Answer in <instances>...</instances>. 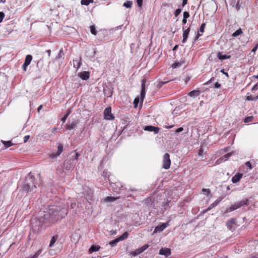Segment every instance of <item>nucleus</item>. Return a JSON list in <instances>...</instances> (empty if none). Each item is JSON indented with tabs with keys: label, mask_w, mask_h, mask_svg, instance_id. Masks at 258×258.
I'll return each mask as SVG.
<instances>
[{
	"label": "nucleus",
	"mask_w": 258,
	"mask_h": 258,
	"mask_svg": "<svg viewBox=\"0 0 258 258\" xmlns=\"http://www.w3.org/2000/svg\"><path fill=\"white\" fill-rule=\"evenodd\" d=\"M80 155V154L79 153H78V152L76 153L75 154V156H74V159L76 160H78V158Z\"/></svg>",
	"instance_id": "nucleus-59"
},
{
	"label": "nucleus",
	"mask_w": 258,
	"mask_h": 258,
	"mask_svg": "<svg viewBox=\"0 0 258 258\" xmlns=\"http://www.w3.org/2000/svg\"><path fill=\"white\" fill-rule=\"evenodd\" d=\"M183 131V128L182 127H180L178 128L177 130H176L175 132L176 133H180Z\"/></svg>",
	"instance_id": "nucleus-54"
},
{
	"label": "nucleus",
	"mask_w": 258,
	"mask_h": 258,
	"mask_svg": "<svg viewBox=\"0 0 258 258\" xmlns=\"http://www.w3.org/2000/svg\"><path fill=\"white\" fill-rule=\"evenodd\" d=\"M30 138V136L29 135H27V136H25L24 137V143H26L27 142V141Z\"/></svg>",
	"instance_id": "nucleus-55"
},
{
	"label": "nucleus",
	"mask_w": 258,
	"mask_h": 258,
	"mask_svg": "<svg viewBox=\"0 0 258 258\" xmlns=\"http://www.w3.org/2000/svg\"><path fill=\"white\" fill-rule=\"evenodd\" d=\"M145 84H146V81L144 79L142 81V85H141V96H140V99L142 101V102L143 101L146 94V88H145Z\"/></svg>",
	"instance_id": "nucleus-5"
},
{
	"label": "nucleus",
	"mask_w": 258,
	"mask_h": 258,
	"mask_svg": "<svg viewBox=\"0 0 258 258\" xmlns=\"http://www.w3.org/2000/svg\"><path fill=\"white\" fill-rule=\"evenodd\" d=\"M183 30V39L182 43H184L186 42V40L188 38V34L190 32V28H188L186 29H185L184 27H182Z\"/></svg>",
	"instance_id": "nucleus-6"
},
{
	"label": "nucleus",
	"mask_w": 258,
	"mask_h": 258,
	"mask_svg": "<svg viewBox=\"0 0 258 258\" xmlns=\"http://www.w3.org/2000/svg\"><path fill=\"white\" fill-rule=\"evenodd\" d=\"M139 101H140V99H139V97H136L135 99L134 103L135 107H137V106H138Z\"/></svg>",
	"instance_id": "nucleus-43"
},
{
	"label": "nucleus",
	"mask_w": 258,
	"mask_h": 258,
	"mask_svg": "<svg viewBox=\"0 0 258 258\" xmlns=\"http://www.w3.org/2000/svg\"><path fill=\"white\" fill-rule=\"evenodd\" d=\"M253 118V117L252 116H248L244 118V122L245 123L251 122Z\"/></svg>",
	"instance_id": "nucleus-35"
},
{
	"label": "nucleus",
	"mask_w": 258,
	"mask_h": 258,
	"mask_svg": "<svg viewBox=\"0 0 258 258\" xmlns=\"http://www.w3.org/2000/svg\"><path fill=\"white\" fill-rule=\"evenodd\" d=\"M100 247L99 245H92L89 249V252L92 253L94 251H97L99 250Z\"/></svg>",
	"instance_id": "nucleus-19"
},
{
	"label": "nucleus",
	"mask_w": 258,
	"mask_h": 258,
	"mask_svg": "<svg viewBox=\"0 0 258 258\" xmlns=\"http://www.w3.org/2000/svg\"><path fill=\"white\" fill-rule=\"evenodd\" d=\"M63 52V50H62V49H61V50L59 51V53H58V54L57 56H56V59H59V58H61V57H62Z\"/></svg>",
	"instance_id": "nucleus-41"
},
{
	"label": "nucleus",
	"mask_w": 258,
	"mask_h": 258,
	"mask_svg": "<svg viewBox=\"0 0 258 258\" xmlns=\"http://www.w3.org/2000/svg\"><path fill=\"white\" fill-rule=\"evenodd\" d=\"M81 58H80L78 59H76L73 60V65L74 68L78 69L81 66Z\"/></svg>",
	"instance_id": "nucleus-16"
},
{
	"label": "nucleus",
	"mask_w": 258,
	"mask_h": 258,
	"mask_svg": "<svg viewBox=\"0 0 258 258\" xmlns=\"http://www.w3.org/2000/svg\"><path fill=\"white\" fill-rule=\"evenodd\" d=\"M171 165L170 155L168 153H165L163 156L162 167L165 169H168Z\"/></svg>",
	"instance_id": "nucleus-3"
},
{
	"label": "nucleus",
	"mask_w": 258,
	"mask_h": 258,
	"mask_svg": "<svg viewBox=\"0 0 258 258\" xmlns=\"http://www.w3.org/2000/svg\"><path fill=\"white\" fill-rule=\"evenodd\" d=\"M243 174L242 173H237L232 178V181L233 183H237L241 178Z\"/></svg>",
	"instance_id": "nucleus-12"
},
{
	"label": "nucleus",
	"mask_w": 258,
	"mask_h": 258,
	"mask_svg": "<svg viewBox=\"0 0 258 258\" xmlns=\"http://www.w3.org/2000/svg\"><path fill=\"white\" fill-rule=\"evenodd\" d=\"M181 12V9L178 8V9H176L174 13L175 16L177 17L180 14Z\"/></svg>",
	"instance_id": "nucleus-42"
},
{
	"label": "nucleus",
	"mask_w": 258,
	"mask_h": 258,
	"mask_svg": "<svg viewBox=\"0 0 258 258\" xmlns=\"http://www.w3.org/2000/svg\"><path fill=\"white\" fill-rule=\"evenodd\" d=\"M79 77L83 80H87L89 78L90 74L88 72H83L80 73Z\"/></svg>",
	"instance_id": "nucleus-13"
},
{
	"label": "nucleus",
	"mask_w": 258,
	"mask_h": 258,
	"mask_svg": "<svg viewBox=\"0 0 258 258\" xmlns=\"http://www.w3.org/2000/svg\"><path fill=\"white\" fill-rule=\"evenodd\" d=\"M69 114H70V112H69L62 118L61 120H62L63 123H64L66 121V120L67 118H68Z\"/></svg>",
	"instance_id": "nucleus-44"
},
{
	"label": "nucleus",
	"mask_w": 258,
	"mask_h": 258,
	"mask_svg": "<svg viewBox=\"0 0 258 258\" xmlns=\"http://www.w3.org/2000/svg\"><path fill=\"white\" fill-rule=\"evenodd\" d=\"M144 130L150 132H154L155 134H157L158 133L159 128L154 126L147 125L145 127Z\"/></svg>",
	"instance_id": "nucleus-9"
},
{
	"label": "nucleus",
	"mask_w": 258,
	"mask_h": 258,
	"mask_svg": "<svg viewBox=\"0 0 258 258\" xmlns=\"http://www.w3.org/2000/svg\"><path fill=\"white\" fill-rule=\"evenodd\" d=\"M182 22L183 24H185L187 22V19H185V18H183V19H182Z\"/></svg>",
	"instance_id": "nucleus-63"
},
{
	"label": "nucleus",
	"mask_w": 258,
	"mask_h": 258,
	"mask_svg": "<svg viewBox=\"0 0 258 258\" xmlns=\"http://www.w3.org/2000/svg\"><path fill=\"white\" fill-rule=\"evenodd\" d=\"M232 153H228V154H226V155H224L223 157L225 158V160H227V159H228L229 157H230V156H232Z\"/></svg>",
	"instance_id": "nucleus-46"
},
{
	"label": "nucleus",
	"mask_w": 258,
	"mask_h": 258,
	"mask_svg": "<svg viewBox=\"0 0 258 258\" xmlns=\"http://www.w3.org/2000/svg\"><path fill=\"white\" fill-rule=\"evenodd\" d=\"M77 124V121H74L72 122L71 124H67V128L68 130H71L72 129H73L75 128V127L76 126Z\"/></svg>",
	"instance_id": "nucleus-24"
},
{
	"label": "nucleus",
	"mask_w": 258,
	"mask_h": 258,
	"mask_svg": "<svg viewBox=\"0 0 258 258\" xmlns=\"http://www.w3.org/2000/svg\"><path fill=\"white\" fill-rule=\"evenodd\" d=\"M5 17V14L3 12H0V23L3 21Z\"/></svg>",
	"instance_id": "nucleus-51"
},
{
	"label": "nucleus",
	"mask_w": 258,
	"mask_h": 258,
	"mask_svg": "<svg viewBox=\"0 0 258 258\" xmlns=\"http://www.w3.org/2000/svg\"><path fill=\"white\" fill-rule=\"evenodd\" d=\"M200 92L199 90H192L190 91L188 94V96L191 97H196L200 95Z\"/></svg>",
	"instance_id": "nucleus-17"
},
{
	"label": "nucleus",
	"mask_w": 258,
	"mask_h": 258,
	"mask_svg": "<svg viewBox=\"0 0 258 258\" xmlns=\"http://www.w3.org/2000/svg\"><path fill=\"white\" fill-rule=\"evenodd\" d=\"M245 165L246 167H248L249 169L250 170L252 169V166H251V163H250V162L249 161H247L245 163Z\"/></svg>",
	"instance_id": "nucleus-50"
},
{
	"label": "nucleus",
	"mask_w": 258,
	"mask_h": 258,
	"mask_svg": "<svg viewBox=\"0 0 258 258\" xmlns=\"http://www.w3.org/2000/svg\"><path fill=\"white\" fill-rule=\"evenodd\" d=\"M93 3V0H82L81 4L82 5L88 6L89 4Z\"/></svg>",
	"instance_id": "nucleus-28"
},
{
	"label": "nucleus",
	"mask_w": 258,
	"mask_h": 258,
	"mask_svg": "<svg viewBox=\"0 0 258 258\" xmlns=\"http://www.w3.org/2000/svg\"><path fill=\"white\" fill-rule=\"evenodd\" d=\"M90 31L91 33L94 35L97 34V31L96 30V28L94 26H91L90 27Z\"/></svg>",
	"instance_id": "nucleus-34"
},
{
	"label": "nucleus",
	"mask_w": 258,
	"mask_h": 258,
	"mask_svg": "<svg viewBox=\"0 0 258 258\" xmlns=\"http://www.w3.org/2000/svg\"><path fill=\"white\" fill-rule=\"evenodd\" d=\"M187 0H182V5L183 7H184L185 5L187 4Z\"/></svg>",
	"instance_id": "nucleus-62"
},
{
	"label": "nucleus",
	"mask_w": 258,
	"mask_h": 258,
	"mask_svg": "<svg viewBox=\"0 0 258 258\" xmlns=\"http://www.w3.org/2000/svg\"><path fill=\"white\" fill-rule=\"evenodd\" d=\"M236 209H237L236 207L235 206V204H234L233 205H231L229 207L226 208V209L225 210V213H228L232 212Z\"/></svg>",
	"instance_id": "nucleus-20"
},
{
	"label": "nucleus",
	"mask_w": 258,
	"mask_h": 258,
	"mask_svg": "<svg viewBox=\"0 0 258 258\" xmlns=\"http://www.w3.org/2000/svg\"><path fill=\"white\" fill-rule=\"evenodd\" d=\"M232 153H228V154H226V155H224L223 157L225 158V160H227V159H228L229 157H230V156H232Z\"/></svg>",
	"instance_id": "nucleus-47"
},
{
	"label": "nucleus",
	"mask_w": 258,
	"mask_h": 258,
	"mask_svg": "<svg viewBox=\"0 0 258 258\" xmlns=\"http://www.w3.org/2000/svg\"><path fill=\"white\" fill-rule=\"evenodd\" d=\"M32 56L30 54H28V55H26V56L25 57L24 63L29 66L30 64L31 61H32Z\"/></svg>",
	"instance_id": "nucleus-18"
},
{
	"label": "nucleus",
	"mask_w": 258,
	"mask_h": 258,
	"mask_svg": "<svg viewBox=\"0 0 258 258\" xmlns=\"http://www.w3.org/2000/svg\"><path fill=\"white\" fill-rule=\"evenodd\" d=\"M222 200V198L221 197L219 199L216 200L214 203L210 205V206L207 209V211L210 210L216 207Z\"/></svg>",
	"instance_id": "nucleus-15"
},
{
	"label": "nucleus",
	"mask_w": 258,
	"mask_h": 258,
	"mask_svg": "<svg viewBox=\"0 0 258 258\" xmlns=\"http://www.w3.org/2000/svg\"><path fill=\"white\" fill-rule=\"evenodd\" d=\"M220 72L223 73V74L225 75L227 77H229L228 74L227 73L225 72L224 70L222 69L220 71Z\"/></svg>",
	"instance_id": "nucleus-61"
},
{
	"label": "nucleus",
	"mask_w": 258,
	"mask_h": 258,
	"mask_svg": "<svg viewBox=\"0 0 258 258\" xmlns=\"http://www.w3.org/2000/svg\"><path fill=\"white\" fill-rule=\"evenodd\" d=\"M128 236V233L127 232H124L121 236L118 237L120 241H122L126 239Z\"/></svg>",
	"instance_id": "nucleus-21"
},
{
	"label": "nucleus",
	"mask_w": 258,
	"mask_h": 258,
	"mask_svg": "<svg viewBox=\"0 0 258 258\" xmlns=\"http://www.w3.org/2000/svg\"><path fill=\"white\" fill-rule=\"evenodd\" d=\"M202 192L205 194V195L208 196L210 193V190L209 189H205L204 188L202 189Z\"/></svg>",
	"instance_id": "nucleus-40"
},
{
	"label": "nucleus",
	"mask_w": 258,
	"mask_h": 258,
	"mask_svg": "<svg viewBox=\"0 0 258 258\" xmlns=\"http://www.w3.org/2000/svg\"><path fill=\"white\" fill-rule=\"evenodd\" d=\"M137 4L139 7H141L142 6L143 0H137Z\"/></svg>",
	"instance_id": "nucleus-52"
},
{
	"label": "nucleus",
	"mask_w": 258,
	"mask_h": 258,
	"mask_svg": "<svg viewBox=\"0 0 258 258\" xmlns=\"http://www.w3.org/2000/svg\"><path fill=\"white\" fill-rule=\"evenodd\" d=\"M246 100L247 101H253L256 100L255 96L249 95L246 97Z\"/></svg>",
	"instance_id": "nucleus-38"
},
{
	"label": "nucleus",
	"mask_w": 258,
	"mask_h": 258,
	"mask_svg": "<svg viewBox=\"0 0 258 258\" xmlns=\"http://www.w3.org/2000/svg\"><path fill=\"white\" fill-rule=\"evenodd\" d=\"M168 224L167 223H163L161 225L157 226L155 228V232H161L164 230L168 226Z\"/></svg>",
	"instance_id": "nucleus-8"
},
{
	"label": "nucleus",
	"mask_w": 258,
	"mask_h": 258,
	"mask_svg": "<svg viewBox=\"0 0 258 258\" xmlns=\"http://www.w3.org/2000/svg\"><path fill=\"white\" fill-rule=\"evenodd\" d=\"M149 247V245L148 244H145L141 246L140 248H139V250L140 252L142 253L143 251H144L145 250H146L148 247Z\"/></svg>",
	"instance_id": "nucleus-32"
},
{
	"label": "nucleus",
	"mask_w": 258,
	"mask_h": 258,
	"mask_svg": "<svg viewBox=\"0 0 258 258\" xmlns=\"http://www.w3.org/2000/svg\"><path fill=\"white\" fill-rule=\"evenodd\" d=\"M93 192L92 190H90L89 191V192L88 194V196H86L85 197V199L87 200V201H89L90 200H91L92 198L93 197Z\"/></svg>",
	"instance_id": "nucleus-37"
},
{
	"label": "nucleus",
	"mask_w": 258,
	"mask_h": 258,
	"mask_svg": "<svg viewBox=\"0 0 258 258\" xmlns=\"http://www.w3.org/2000/svg\"><path fill=\"white\" fill-rule=\"evenodd\" d=\"M183 18L187 19L189 17V14L188 12H183Z\"/></svg>",
	"instance_id": "nucleus-45"
},
{
	"label": "nucleus",
	"mask_w": 258,
	"mask_h": 258,
	"mask_svg": "<svg viewBox=\"0 0 258 258\" xmlns=\"http://www.w3.org/2000/svg\"><path fill=\"white\" fill-rule=\"evenodd\" d=\"M181 65L182 63L180 62H175L174 63L172 64V68L173 69H175L181 67Z\"/></svg>",
	"instance_id": "nucleus-33"
},
{
	"label": "nucleus",
	"mask_w": 258,
	"mask_h": 258,
	"mask_svg": "<svg viewBox=\"0 0 258 258\" xmlns=\"http://www.w3.org/2000/svg\"><path fill=\"white\" fill-rule=\"evenodd\" d=\"M248 199H245V200H241L239 202L235 203L234 204H235V206L236 207L237 209H238L245 205H247L248 203Z\"/></svg>",
	"instance_id": "nucleus-10"
},
{
	"label": "nucleus",
	"mask_w": 258,
	"mask_h": 258,
	"mask_svg": "<svg viewBox=\"0 0 258 258\" xmlns=\"http://www.w3.org/2000/svg\"><path fill=\"white\" fill-rule=\"evenodd\" d=\"M71 161H66L64 163V167L66 169L70 170L73 167V165H71Z\"/></svg>",
	"instance_id": "nucleus-22"
},
{
	"label": "nucleus",
	"mask_w": 258,
	"mask_h": 258,
	"mask_svg": "<svg viewBox=\"0 0 258 258\" xmlns=\"http://www.w3.org/2000/svg\"><path fill=\"white\" fill-rule=\"evenodd\" d=\"M122 26V25L118 26L115 27V28H113V29L110 30V31H114V30H115L120 29H121Z\"/></svg>",
	"instance_id": "nucleus-58"
},
{
	"label": "nucleus",
	"mask_w": 258,
	"mask_h": 258,
	"mask_svg": "<svg viewBox=\"0 0 258 258\" xmlns=\"http://www.w3.org/2000/svg\"><path fill=\"white\" fill-rule=\"evenodd\" d=\"M258 49V44H256L255 46L253 48L252 50V52H255L256 50Z\"/></svg>",
	"instance_id": "nucleus-57"
},
{
	"label": "nucleus",
	"mask_w": 258,
	"mask_h": 258,
	"mask_svg": "<svg viewBox=\"0 0 258 258\" xmlns=\"http://www.w3.org/2000/svg\"><path fill=\"white\" fill-rule=\"evenodd\" d=\"M56 240L57 237L55 236H53L50 240L49 247H52L54 244V243L56 242Z\"/></svg>",
	"instance_id": "nucleus-30"
},
{
	"label": "nucleus",
	"mask_w": 258,
	"mask_h": 258,
	"mask_svg": "<svg viewBox=\"0 0 258 258\" xmlns=\"http://www.w3.org/2000/svg\"><path fill=\"white\" fill-rule=\"evenodd\" d=\"M214 87L216 88H219L221 87V84H219L218 82H216L214 84Z\"/></svg>",
	"instance_id": "nucleus-56"
},
{
	"label": "nucleus",
	"mask_w": 258,
	"mask_h": 258,
	"mask_svg": "<svg viewBox=\"0 0 258 258\" xmlns=\"http://www.w3.org/2000/svg\"><path fill=\"white\" fill-rule=\"evenodd\" d=\"M67 213L66 209L58 210L55 206H50L47 211L44 212L42 222L48 224H54L63 218L67 215Z\"/></svg>",
	"instance_id": "nucleus-1"
},
{
	"label": "nucleus",
	"mask_w": 258,
	"mask_h": 258,
	"mask_svg": "<svg viewBox=\"0 0 258 258\" xmlns=\"http://www.w3.org/2000/svg\"><path fill=\"white\" fill-rule=\"evenodd\" d=\"M140 253H141V252H140L139 248L136 249L135 251H132L131 252L132 255H133L134 256H136Z\"/></svg>",
	"instance_id": "nucleus-36"
},
{
	"label": "nucleus",
	"mask_w": 258,
	"mask_h": 258,
	"mask_svg": "<svg viewBox=\"0 0 258 258\" xmlns=\"http://www.w3.org/2000/svg\"><path fill=\"white\" fill-rule=\"evenodd\" d=\"M159 254L167 257L171 254L170 249L168 248H162L159 250Z\"/></svg>",
	"instance_id": "nucleus-7"
},
{
	"label": "nucleus",
	"mask_w": 258,
	"mask_h": 258,
	"mask_svg": "<svg viewBox=\"0 0 258 258\" xmlns=\"http://www.w3.org/2000/svg\"><path fill=\"white\" fill-rule=\"evenodd\" d=\"M248 199H245V200H241L239 202L235 203L234 204H235V206L236 207L237 209H238L245 205H247L248 203Z\"/></svg>",
	"instance_id": "nucleus-11"
},
{
	"label": "nucleus",
	"mask_w": 258,
	"mask_h": 258,
	"mask_svg": "<svg viewBox=\"0 0 258 258\" xmlns=\"http://www.w3.org/2000/svg\"><path fill=\"white\" fill-rule=\"evenodd\" d=\"M217 57L221 60H223L226 59H229L231 57L230 55L222 54L221 52H218L217 53Z\"/></svg>",
	"instance_id": "nucleus-14"
},
{
	"label": "nucleus",
	"mask_w": 258,
	"mask_h": 258,
	"mask_svg": "<svg viewBox=\"0 0 258 258\" xmlns=\"http://www.w3.org/2000/svg\"><path fill=\"white\" fill-rule=\"evenodd\" d=\"M258 89V82L256 83L252 88L251 91H254Z\"/></svg>",
	"instance_id": "nucleus-49"
},
{
	"label": "nucleus",
	"mask_w": 258,
	"mask_h": 258,
	"mask_svg": "<svg viewBox=\"0 0 258 258\" xmlns=\"http://www.w3.org/2000/svg\"><path fill=\"white\" fill-rule=\"evenodd\" d=\"M206 24L202 23L200 28V31L201 33H203L204 32V29L205 28Z\"/></svg>",
	"instance_id": "nucleus-39"
},
{
	"label": "nucleus",
	"mask_w": 258,
	"mask_h": 258,
	"mask_svg": "<svg viewBox=\"0 0 258 258\" xmlns=\"http://www.w3.org/2000/svg\"><path fill=\"white\" fill-rule=\"evenodd\" d=\"M35 181V178L32 175L27 177L25 182L23 185V190L26 192L34 191V190L36 188Z\"/></svg>",
	"instance_id": "nucleus-2"
},
{
	"label": "nucleus",
	"mask_w": 258,
	"mask_h": 258,
	"mask_svg": "<svg viewBox=\"0 0 258 258\" xmlns=\"http://www.w3.org/2000/svg\"><path fill=\"white\" fill-rule=\"evenodd\" d=\"M1 142L5 145V149L9 148L13 145L11 141H5L2 140Z\"/></svg>",
	"instance_id": "nucleus-23"
},
{
	"label": "nucleus",
	"mask_w": 258,
	"mask_h": 258,
	"mask_svg": "<svg viewBox=\"0 0 258 258\" xmlns=\"http://www.w3.org/2000/svg\"><path fill=\"white\" fill-rule=\"evenodd\" d=\"M235 223V220H233V219H232V220H230V221H228V222L227 223V224H226L227 227H228V228H229V225H230V224H234Z\"/></svg>",
	"instance_id": "nucleus-48"
},
{
	"label": "nucleus",
	"mask_w": 258,
	"mask_h": 258,
	"mask_svg": "<svg viewBox=\"0 0 258 258\" xmlns=\"http://www.w3.org/2000/svg\"><path fill=\"white\" fill-rule=\"evenodd\" d=\"M118 199V197L114 198V197H107L104 199V201L112 202L115 201V200H116Z\"/></svg>",
	"instance_id": "nucleus-26"
},
{
	"label": "nucleus",
	"mask_w": 258,
	"mask_h": 258,
	"mask_svg": "<svg viewBox=\"0 0 258 258\" xmlns=\"http://www.w3.org/2000/svg\"><path fill=\"white\" fill-rule=\"evenodd\" d=\"M119 241H120L119 240L118 238H116V239H115L110 241L109 244L111 246H114L117 244V243H118Z\"/></svg>",
	"instance_id": "nucleus-29"
},
{
	"label": "nucleus",
	"mask_w": 258,
	"mask_h": 258,
	"mask_svg": "<svg viewBox=\"0 0 258 258\" xmlns=\"http://www.w3.org/2000/svg\"><path fill=\"white\" fill-rule=\"evenodd\" d=\"M46 52L48 53V55L49 57L51 54V50L50 49H48L46 51Z\"/></svg>",
	"instance_id": "nucleus-64"
},
{
	"label": "nucleus",
	"mask_w": 258,
	"mask_h": 258,
	"mask_svg": "<svg viewBox=\"0 0 258 258\" xmlns=\"http://www.w3.org/2000/svg\"><path fill=\"white\" fill-rule=\"evenodd\" d=\"M104 118L107 120H111L114 119V116L111 113V108L108 107L105 108L104 111Z\"/></svg>",
	"instance_id": "nucleus-4"
},
{
	"label": "nucleus",
	"mask_w": 258,
	"mask_h": 258,
	"mask_svg": "<svg viewBox=\"0 0 258 258\" xmlns=\"http://www.w3.org/2000/svg\"><path fill=\"white\" fill-rule=\"evenodd\" d=\"M133 2L132 1H126L124 3L123 6L126 8H131L132 7Z\"/></svg>",
	"instance_id": "nucleus-27"
},
{
	"label": "nucleus",
	"mask_w": 258,
	"mask_h": 258,
	"mask_svg": "<svg viewBox=\"0 0 258 258\" xmlns=\"http://www.w3.org/2000/svg\"><path fill=\"white\" fill-rule=\"evenodd\" d=\"M242 33V31L241 29L239 28L238 29H237L235 32H234L232 34V36L233 37H236L238 36L239 35H241Z\"/></svg>",
	"instance_id": "nucleus-25"
},
{
	"label": "nucleus",
	"mask_w": 258,
	"mask_h": 258,
	"mask_svg": "<svg viewBox=\"0 0 258 258\" xmlns=\"http://www.w3.org/2000/svg\"><path fill=\"white\" fill-rule=\"evenodd\" d=\"M28 65H27L26 64H25L24 63H23V70H24V71H26V70H27V67H28Z\"/></svg>",
	"instance_id": "nucleus-60"
},
{
	"label": "nucleus",
	"mask_w": 258,
	"mask_h": 258,
	"mask_svg": "<svg viewBox=\"0 0 258 258\" xmlns=\"http://www.w3.org/2000/svg\"><path fill=\"white\" fill-rule=\"evenodd\" d=\"M57 155V153H51V154H50V157L52 158H55L59 156V155Z\"/></svg>",
	"instance_id": "nucleus-53"
},
{
	"label": "nucleus",
	"mask_w": 258,
	"mask_h": 258,
	"mask_svg": "<svg viewBox=\"0 0 258 258\" xmlns=\"http://www.w3.org/2000/svg\"><path fill=\"white\" fill-rule=\"evenodd\" d=\"M63 151V146L61 144H59L57 146V155H60V154Z\"/></svg>",
	"instance_id": "nucleus-31"
}]
</instances>
